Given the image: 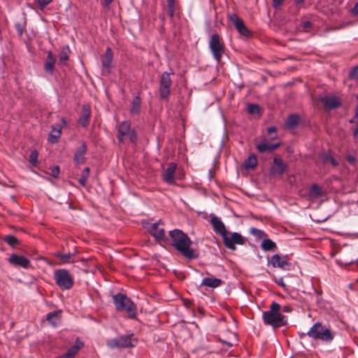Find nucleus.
I'll return each mask as SVG.
<instances>
[{"instance_id": "f257e3e1", "label": "nucleus", "mask_w": 358, "mask_h": 358, "mask_svg": "<svg viewBox=\"0 0 358 358\" xmlns=\"http://www.w3.org/2000/svg\"><path fill=\"white\" fill-rule=\"evenodd\" d=\"M172 245L187 259L195 258L194 250L190 248L192 244L189 237L181 230L174 229L169 231Z\"/></svg>"}, {"instance_id": "f03ea898", "label": "nucleus", "mask_w": 358, "mask_h": 358, "mask_svg": "<svg viewBox=\"0 0 358 358\" xmlns=\"http://www.w3.org/2000/svg\"><path fill=\"white\" fill-rule=\"evenodd\" d=\"M306 334L314 340L331 343L335 338L336 332L329 327L317 322L311 327Z\"/></svg>"}, {"instance_id": "7ed1b4c3", "label": "nucleus", "mask_w": 358, "mask_h": 358, "mask_svg": "<svg viewBox=\"0 0 358 358\" xmlns=\"http://www.w3.org/2000/svg\"><path fill=\"white\" fill-rule=\"evenodd\" d=\"M262 320L266 324L273 327H279L286 324L285 317L280 313V306L276 302L272 303L270 309L262 314Z\"/></svg>"}, {"instance_id": "20e7f679", "label": "nucleus", "mask_w": 358, "mask_h": 358, "mask_svg": "<svg viewBox=\"0 0 358 358\" xmlns=\"http://www.w3.org/2000/svg\"><path fill=\"white\" fill-rule=\"evenodd\" d=\"M113 299L117 310L126 312L131 319L136 317V306L130 298L122 294H117L113 296Z\"/></svg>"}, {"instance_id": "39448f33", "label": "nucleus", "mask_w": 358, "mask_h": 358, "mask_svg": "<svg viewBox=\"0 0 358 358\" xmlns=\"http://www.w3.org/2000/svg\"><path fill=\"white\" fill-rule=\"evenodd\" d=\"M56 284L62 289H71L74 283L73 278L66 269H57L54 272Z\"/></svg>"}, {"instance_id": "423d86ee", "label": "nucleus", "mask_w": 358, "mask_h": 358, "mask_svg": "<svg viewBox=\"0 0 358 358\" xmlns=\"http://www.w3.org/2000/svg\"><path fill=\"white\" fill-rule=\"evenodd\" d=\"M209 48L213 58L219 63L224 54V45L217 34L211 36L209 41Z\"/></svg>"}, {"instance_id": "0eeeda50", "label": "nucleus", "mask_w": 358, "mask_h": 358, "mask_svg": "<svg viewBox=\"0 0 358 358\" xmlns=\"http://www.w3.org/2000/svg\"><path fill=\"white\" fill-rule=\"evenodd\" d=\"M117 138L120 143H123L128 139L131 143H135L137 140L135 131L131 129L130 123L127 121H124L120 124Z\"/></svg>"}, {"instance_id": "6e6552de", "label": "nucleus", "mask_w": 358, "mask_h": 358, "mask_svg": "<svg viewBox=\"0 0 358 358\" xmlns=\"http://www.w3.org/2000/svg\"><path fill=\"white\" fill-rule=\"evenodd\" d=\"M137 343L133 335H123L107 341V346L110 349L134 347Z\"/></svg>"}, {"instance_id": "1a4fd4ad", "label": "nucleus", "mask_w": 358, "mask_h": 358, "mask_svg": "<svg viewBox=\"0 0 358 358\" xmlns=\"http://www.w3.org/2000/svg\"><path fill=\"white\" fill-rule=\"evenodd\" d=\"M224 246L231 250L236 249V245H243L245 243L244 237L238 232H229L222 237Z\"/></svg>"}, {"instance_id": "9d476101", "label": "nucleus", "mask_w": 358, "mask_h": 358, "mask_svg": "<svg viewBox=\"0 0 358 358\" xmlns=\"http://www.w3.org/2000/svg\"><path fill=\"white\" fill-rule=\"evenodd\" d=\"M171 84L172 80L170 73L168 72H163L159 80V95L162 99H168L171 93Z\"/></svg>"}, {"instance_id": "9b49d317", "label": "nucleus", "mask_w": 358, "mask_h": 358, "mask_svg": "<svg viewBox=\"0 0 358 358\" xmlns=\"http://www.w3.org/2000/svg\"><path fill=\"white\" fill-rule=\"evenodd\" d=\"M230 21L234 25L238 33L245 37L251 35L250 31L245 25L242 19H241L236 14L232 13L228 15Z\"/></svg>"}, {"instance_id": "f8f14e48", "label": "nucleus", "mask_w": 358, "mask_h": 358, "mask_svg": "<svg viewBox=\"0 0 358 358\" xmlns=\"http://www.w3.org/2000/svg\"><path fill=\"white\" fill-rule=\"evenodd\" d=\"M162 225L161 220L152 224H147L145 225L146 229L151 236L157 240H162L164 238L165 233L164 229L161 226Z\"/></svg>"}, {"instance_id": "ddd939ff", "label": "nucleus", "mask_w": 358, "mask_h": 358, "mask_svg": "<svg viewBox=\"0 0 358 358\" xmlns=\"http://www.w3.org/2000/svg\"><path fill=\"white\" fill-rule=\"evenodd\" d=\"M286 169L287 165L282 162V159L275 157L273 159V164L270 169V173L274 176H280L283 174Z\"/></svg>"}, {"instance_id": "4468645a", "label": "nucleus", "mask_w": 358, "mask_h": 358, "mask_svg": "<svg viewBox=\"0 0 358 358\" xmlns=\"http://www.w3.org/2000/svg\"><path fill=\"white\" fill-rule=\"evenodd\" d=\"M8 262L15 266H20L27 268L29 266L30 261L24 256L13 254L8 259Z\"/></svg>"}, {"instance_id": "2eb2a0df", "label": "nucleus", "mask_w": 358, "mask_h": 358, "mask_svg": "<svg viewBox=\"0 0 358 358\" xmlns=\"http://www.w3.org/2000/svg\"><path fill=\"white\" fill-rule=\"evenodd\" d=\"M113 55L111 49L107 48L103 57L101 59L102 71L104 74L110 73Z\"/></svg>"}, {"instance_id": "dca6fc26", "label": "nucleus", "mask_w": 358, "mask_h": 358, "mask_svg": "<svg viewBox=\"0 0 358 358\" xmlns=\"http://www.w3.org/2000/svg\"><path fill=\"white\" fill-rule=\"evenodd\" d=\"M210 222L215 232L219 234L221 237H223L227 233L224 224L218 217L212 215L210 217Z\"/></svg>"}, {"instance_id": "f3484780", "label": "nucleus", "mask_w": 358, "mask_h": 358, "mask_svg": "<svg viewBox=\"0 0 358 358\" xmlns=\"http://www.w3.org/2000/svg\"><path fill=\"white\" fill-rule=\"evenodd\" d=\"M177 168L176 163H170L167 169L162 175V179L164 182L169 185H172L175 181V173Z\"/></svg>"}, {"instance_id": "a211bd4d", "label": "nucleus", "mask_w": 358, "mask_h": 358, "mask_svg": "<svg viewBox=\"0 0 358 358\" xmlns=\"http://www.w3.org/2000/svg\"><path fill=\"white\" fill-rule=\"evenodd\" d=\"M270 263L271 265L276 268H280L285 271H288L290 269V263H289L286 259L285 257H281L279 255L275 254L274 255L270 261Z\"/></svg>"}, {"instance_id": "6ab92c4d", "label": "nucleus", "mask_w": 358, "mask_h": 358, "mask_svg": "<svg viewBox=\"0 0 358 358\" xmlns=\"http://www.w3.org/2000/svg\"><path fill=\"white\" fill-rule=\"evenodd\" d=\"M320 101L324 104L327 110L337 108L341 106V102L336 96H324L320 99Z\"/></svg>"}, {"instance_id": "aec40b11", "label": "nucleus", "mask_w": 358, "mask_h": 358, "mask_svg": "<svg viewBox=\"0 0 358 358\" xmlns=\"http://www.w3.org/2000/svg\"><path fill=\"white\" fill-rule=\"evenodd\" d=\"M280 143H269L266 140L262 141L257 145V149L260 153L272 152L274 150L280 146Z\"/></svg>"}, {"instance_id": "412c9836", "label": "nucleus", "mask_w": 358, "mask_h": 358, "mask_svg": "<svg viewBox=\"0 0 358 358\" xmlns=\"http://www.w3.org/2000/svg\"><path fill=\"white\" fill-rule=\"evenodd\" d=\"M56 57L53 55L52 52L49 51L47 55V60L44 64V70L50 74L54 72V66L56 63Z\"/></svg>"}, {"instance_id": "4be33fe9", "label": "nucleus", "mask_w": 358, "mask_h": 358, "mask_svg": "<svg viewBox=\"0 0 358 358\" xmlns=\"http://www.w3.org/2000/svg\"><path fill=\"white\" fill-rule=\"evenodd\" d=\"M91 115V110L89 105H83L82 107V114L79 118L80 124L86 127L88 124V121Z\"/></svg>"}, {"instance_id": "5701e85b", "label": "nucleus", "mask_w": 358, "mask_h": 358, "mask_svg": "<svg viewBox=\"0 0 358 358\" xmlns=\"http://www.w3.org/2000/svg\"><path fill=\"white\" fill-rule=\"evenodd\" d=\"M62 128L59 125H52V131L48 137V141L52 143H56L59 141L61 134Z\"/></svg>"}, {"instance_id": "b1692460", "label": "nucleus", "mask_w": 358, "mask_h": 358, "mask_svg": "<svg viewBox=\"0 0 358 358\" xmlns=\"http://www.w3.org/2000/svg\"><path fill=\"white\" fill-rule=\"evenodd\" d=\"M222 283V280L220 278H205L203 279L201 285L208 287L215 288L220 286Z\"/></svg>"}, {"instance_id": "393cba45", "label": "nucleus", "mask_w": 358, "mask_h": 358, "mask_svg": "<svg viewBox=\"0 0 358 358\" xmlns=\"http://www.w3.org/2000/svg\"><path fill=\"white\" fill-rule=\"evenodd\" d=\"M61 311L50 312L47 314L46 319L52 327H56L60 322Z\"/></svg>"}, {"instance_id": "a878e982", "label": "nucleus", "mask_w": 358, "mask_h": 358, "mask_svg": "<svg viewBox=\"0 0 358 358\" xmlns=\"http://www.w3.org/2000/svg\"><path fill=\"white\" fill-rule=\"evenodd\" d=\"M87 151V145L85 143H82L80 147L76 150L74 155V161L78 163H82L83 162L84 155H85Z\"/></svg>"}, {"instance_id": "bb28decb", "label": "nucleus", "mask_w": 358, "mask_h": 358, "mask_svg": "<svg viewBox=\"0 0 358 358\" xmlns=\"http://www.w3.org/2000/svg\"><path fill=\"white\" fill-rule=\"evenodd\" d=\"M83 346L82 342H77L73 346L71 347L64 355L66 358H73L79 350Z\"/></svg>"}, {"instance_id": "cd10ccee", "label": "nucleus", "mask_w": 358, "mask_h": 358, "mask_svg": "<svg viewBox=\"0 0 358 358\" xmlns=\"http://www.w3.org/2000/svg\"><path fill=\"white\" fill-rule=\"evenodd\" d=\"M257 164V159L254 154L250 155V156L245 160L243 166L245 169H252L256 167Z\"/></svg>"}, {"instance_id": "c85d7f7f", "label": "nucleus", "mask_w": 358, "mask_h": 358, "mask_svg": "<svg viewBox=\"0 0 358 358\" xmlns=\"http://www.w3.org/2000/svg\"><path fill=\"white\" fill-rule=\"evenodd\" d=\"M141 108V98L138 96H136L131 103L130 108V113L131 114H138Z\"/></svg>"}, {"instance_id": "c756f323", "label": "nucleus", "mask_w": 358, "mask_h": 358, "mask_svg": "<svg viewBox=\"0 0 358 358\" xmlns=\"http://www.w3.org/2000/svg\"><path fill=\"white\" fill-rule=\"evenodd\" d=\"M261 248L264 251L274 250L276 244L269 238H264L261 244Z\"/></svg>"}, {"instance_id": "7c9ffc66", "label": "nucleus", "mask_w": 358, "mask_h": 358, "mask_svg": "<svg viewBox=\"0 0 358 358\" xmlns=\"http://www.w3.org/2000/svg\"><path fill=\"white\" fill-rule=\"evenodd\" d=\"M55 256L57 258L59 259L63 264H69L73 262V261L71 260L73 255L71 252L63 253L61 252H57L55 253Z\"/></svg>"}, {"instance_id": "2f4dec72", "label": "nucleus", "mask_w": 358, "mask_h": 358, "mask_svg": "<svg viewBox=\"0 0 358 358\" xmlns=\"http://www.w3.org/2000/svg\"><path fill=\"white\" fill-rule=\"evenodd\" d=\"M70 50L68 46H64L62 48L61 53L59 54V61L62 64H66V61L69 59Z\"/></svg>"}, {"instance_id": "473e14b6", "label": "nucleus", "mask_w": 358, "mask_h": 358, "mask_svg": "<svg viewBox=\"0 0 358 358\" xmlns=\"http://www.w3.org/2000/svg\"><path fill=\"white\" fill-rule=\"evenodd\" d=\"M299 117L297 115H290L287 118V124L289 127L293 128L299 124Z\"/></svg>"}, {"instance_id": "72a5a7b5", "label": "nucleus", "mask_w": 358, "mask_h": 358, "mask_svg": "<svg viewBox=\"0 0 358 358\" xmlns=\"http://www.w3.org/2000/svg\"><path fill=\"white\" fill-rule=\"evenodd\" d=\"M89 173H90V169L88 167H86L83 170V171L81 174V176L78 180L79 184L80 185H82L83 187H85L86 185L87 180H88V177H89Z\"/></svg>"}, {"instance_id": "f704fd0d", "label": "nucleus", "mask_w": 358, "mask_h": 358, "mask_svg": "<svg viewBox=\"0 0 358 358\" xmlns=\"http://www.w3.org/2000/svg\"><path fill=\"white\" fill-rule=\"evenodd\" d=\"M309 193L312 196L319 197L322 196V189L317 185L313 184L310 187Z\"/></svg>"}, {"instance_id": "c9c22d12", "label": "nucleus", "mask_w": 358, "mask_h": 358, "mask_svg": "<svg viewBox=\"0 0 358 358\" xmlns=\"http://www.w3.org/2000/svg\"><path fill=\"white\" fill-rule=\"evenodd\" d=\"M250 232L252 236L259 238L266 237V234L263 231L257 228H251Z\"/></svg>"}, {"instance_id": "e433bc0d", "label": "nucleus", "mask_w": 358, "mask_h": 358, "mask_svg": "<svg viewBox=\"0 0 358 358\" xmlns=\"http://www.w3.org/2000/svg\"><path fill=\"white\" fill-rule=\"evenodd\" d=\"M3 241L12 247L15 246L18 243L17 238L12 235L6 236Z\"/></svg>"}, {"instance_id": "4c0bfd02", "label": "nucleus", "mask_w": 358, "mask_h": 358, "mask_svg": "<svg viewBox=\"0 0 358 358\" xmlns=\"http://www.w3.org/2000/svg\"><path fill=\"white\" fill-rule=\"evenodd\" d=\"M168 13L170 17H173L175 13V0H167Z\"/></svg>"}, {"instance_id": "58836bf2", "label": "nucleus", "mask_w": 358, "mask_h": 358, "mask_svg": "<svg viewBox=\"0 0 358 358\" xmlns=\"http://www.w3.org/2000/svg\"><path fill=\"white\" fill-rule=\"evenodd\" d=\"M38 152L36 150H32L31 152L30 156H29V162L32 166H36V164L38 163Z\"/></svg>"}, {"instance_id": "ea45409f", "label": "nucleus", "mask_w": 358, "mask_h": 358, "mask_svg": "<svg viewBox=\"0 0 358 358\" xmlns=\"http://www.w3.org/2000/svg\"><path fill=\"white\" fill-rule=\"evenodd\" d=\"M259 110H260L259 107L257 104L251 103L248 106V111L250 114H252V115L258 114L259 113Z\"/></svg>"}, {"instance_id": "a19ab883", "label": "nucleus", "mask_w": 358, "mask_h": 358, "mask_svg": "<svg viewBox=\"0 0 358 358\" xmlns=\"http://www.w3.org/2000/svg\"><path fill=\"white\" fill-rule=\"evenodd\" d=\"M52 1V0H37V3L41 9H43Z\"/></svg>"}, {"instance_id": "79ce46f5", "label": "nucleus", "mask_w": 358, "mask_h": 358, "mask_svg": "<svg viewBox=\"0 0 358 358\" xmlns=\"http://www.w3.org/2000/svg\"><path fill=\"white\" fill-rule=\"evenodd\" d=\"M59 174V166H55L51 169L50 175L54 178H57Z\"/></svg>"}, {"instance_id": "37998d69", "label": "nucleus", "mask_w": 358, "mask_h": 358, "mask_svg": "<svg viewBox=\"0 0 358 358\" xmlns=\"http://www.w3.org/2000/svg\"><path fill=\"white\" fill-rule=\"evenodd\" d=\"M350 78L352 79L358 78V66H355L350 73Z\"/></svg>"}, {"instance_id": "c03bdc74", "label": "nucleus", "mask_w": 358, "mask_h": 358, "mask_svg": "<svg viewBox=\"0 0 358 358\" xmlns=\"http://www.w3.org/2000/svg\"><path fill=\"white\" fill-rule=\"evenodd\" d=\"M15 27L17 31V34H19V36H22V34H23V31H24V27L22 24L20 23H15Z\"/></svg>"}, {"instance_id": "a18cd8bd", "label": "nucleus", "mask_w": 358, "mask_h": 358, "mask_svg": "<svg viewBox=\"0 0 358 358\" xmlns=\"http://www.w3.org/2000/svg\"><path fill=\"white\" fill-rule=\"evenodd\" d=\"M274 280L275 282L280 287H282V288H285V284L283 281V279L282 278H280L279 279H276L275 278H274Z\"/></svg>"}, {"instance_id": "49530a36", "label": "nucleus", "mask_w": 358, "mask_h": 358, "mask_svg": "<svg viewBox=\"0 0 358 358\" xmlns=\"http://www.w3.org/2000/svg\"><path fill=\"white\" fill-rule=\"evenodd\" d=\"M276 132H277V129L275 127H270L267 129V133L269 135H271V134H275V137L276 136Z\"/></svg>"}, {"instance_id": "de8ad7c7", "label": "nucleus", "mask_w": 358, "mask_h": 358, "mask_svg": "<svg viewBox=\"0 0 358 358\" xmlns=\"http://www.w3.org/2000/svg\"><path fill=\"white\" fill-rule=\"evenodd\" d=\"M284 0H273L272 6L273 8H277L279 7L283 2Z\"/></svg>"}, {"instance_id": "09e8293b", "label": "nucleus", "mask_w": 358, "mask_h": 358, "mask_svg": "<svg viewBox=\"0 0 358 358\" xmlns=\"http://www.w3.org/2000/svg\"><path fill=\"white\" fill-rule=\"evenodd\" d=\"M355 157L353 156V155H348L347 157V160L348 161V162H350V164H354L355 162Z\"/></svg>"}, {"instance_id": "8fccbe9b", "label": "nucleus", "mask_w": 358, "mask_h": 358, "mask_svg": "<svg viewBox=\"0 0 358 358\" xmlns=\"http://www.w3.org/2000/svg\"><path fill=\"white\" fill-rule=\"evenodd\" d=\"M311 26V23L308 21L307 22H305L303 24V28L305 31H306L308 29H309Z\"/></svg>"}, {"instance_id": "3c124183", "label": "nucleus", "mask_w": 358, "mask_h": 358, "mask_svg": "<svg viewBox=\"0 0 358 358\" xmlns=\"http://www.w3.org/2000/svg\"><path fill=\"white\" fill-rule=\"evenodd\" d=\"M352 13L355 15H358V3H355L352 8Z\"/></svg>"}, {"instance_id": "603ef678", "label": "nucleus", "mask_w": 358, "mask_h": 358, "mask_svg": "<svg viewBox=\"0 0 358 358\" xmlns=\"http://www.w3.org/2000/svg\"><path fill=\"white\" fill-rule=\"evenodd\" d=\"M329 161H330V162H331L334 166H336V165H338V163L336 162V161L334 158H332V157L329 158Z\"/></svg>"}, {"instance_id": "864d4df0", "label": "nucleus", "mask_w": 358, "mask_h": 358, "mask_svg": "<svg viewBox=\"0 0 358 358\" xmlns=\"http://www.w3.org/2000/svg\"><path fill=\"white\" fill-rule=\"evenodd\" d=\"M353 135L355 138H358V127L355 129Z\"/></svg>"}, {"instance_id": "5fc2aeb1", "label": "nucleus", "mask_w": 358, "mask_h": 358, "mask_svg": "<svg viewBox=\"0 0 358 358\" xmlns=\"http://www.w3.org/2000/svg\"><path fill=\"white\" fill-rule=\"evenodd\" d=\"M113 0H104V3L106 6H108L112 3Z\"/></svg>"}, {"instance_id": "6e6d98bb", "label": "nucleus", "mask_w": 358, "mask_h": 358, "mask_svg": "<svg viewBox=\"0 0 358 358\" xmlns=\"http://www.w3.org/2000/svg\"><path fill=\"white\" fill-rule=\"evenodd\" d=\"M304 0H295L296 4H301L303 3Z\"/></svg>"}, {"instance_id": "4d7b16f0", "label": "nucleus", "mask_w": 358, "mask_h": 358, "mask_svg": "<svg viewBox=\"0 0 358 358\" xmlns=\"http://www.w3.org/2000/svg\"><path fill=\"white\" fill-rule=\"evenodd\" d=\"M228 346L231 347L233 345V343L229 342H224Z\"/></svg>"}, {"instance_id": "13d9d810", "label": "nucleus", "mask_w": 358, "mask_h": 358, "mask_svg": "<svg viewBox=\"0 0 358 358\" xmlns=\"http://www.w3.org/2000/svg\"><path fill=\"white\" fill-rule=\"evenodd\" d=\"M284 310H285V311H288L289 310V308L287 306H285Z\"/></svg>"}, {"instance_id": "bf43d9fd", "label": "nucleus", "mask_w": 358, "mask_h": 358, "mask_svg": "<svg viewBox=\"0 0 358 358\" xmlns=\"http://www.w3.org/2000/svg\"><path fill=\"white\" fill-rule=\"evenodd\" d=\"M305 335H307V334H305V333H302V334H300V336H301V337H303V336H305Z\"/></svg>"}, {"instance_id": "052dcab7", "label": "nucleus", "mask_w": 358, "mask_h": 358, "mask_svg": "<svg viewBox=\"0 0 358 358\" xmlns=\"http://www.w3.org/2000/svg\"><path fill=\"white\" fill-rule=\"evenodd\" d=\"M62 122L64 124H66V121L64 119H62Z\"/></svg>"}, {"instance_id": "680f3d73", "label": "nucleus", "mask_w": 358, "mask_h": 358, "mask_svg": "<svg viewBox=\"0 0 358 358\" xmlns=\"http://www.w3.org/2000/svg\"><path fill=\"white\" fill-rule=\"evenodd\" d=\"M357 282H358V278H357Z\"/></svg>"}]
</instances>
